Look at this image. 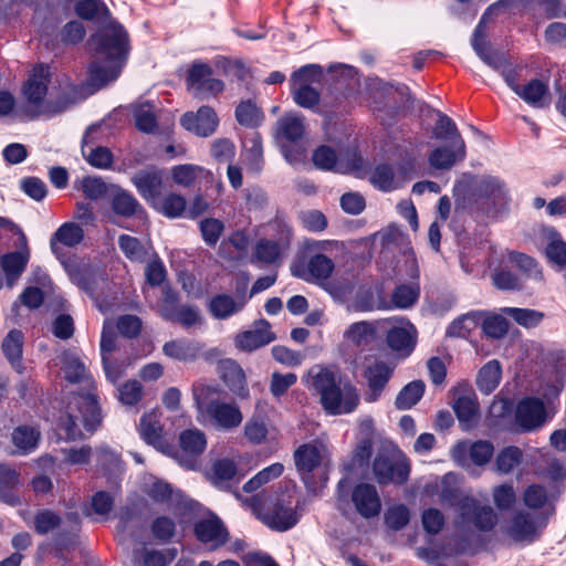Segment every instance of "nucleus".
<instances>
[{
	"label": "nucleus",
	"mask_w": 566,
	"mask_h": 566,
	"mask_svg": "<svg viewBox=\"0 0 566 566\" xmlns=\"http://www.w3.org/2000/svg\"><path fill=\"white\" fill-rule=\"evenodd\" d=\"M62 370L67 381L72 384H83L84 392L73 396L69 403V416L63 422V428L70 439H76L81 434L78 422L83 427L94 432L101 423V409L97 405L94 381L85 368L84 363L74 354L64 353L62 356Z\"/></svg>",
	"instance_id": "obj_1"
},
{
	"label": "nucleus",
	"mask_w": 566,
	"mask_h": 566,
	"mask_svg": "<svg viewBox=\"0 0 566 566\" xmlns=\"http://www.w3.org/2000/svg\"><path fill=\"white\" fill-rule=\"evenodd\" d=\"M96 61L90 69L94 85L102 86L117 78L128 54V34L116 21L111 20L91 36Z\"/></svg>",
	"instance_id": "obj_2"
},
{
	"label": "nucleus",
	"mask_w": 566,
	"mask_h": 566,
	"mask_svg": "<svg viewBox=\"0 0 566 566\" xmlns=\"http://www.w3.org/2000/svg\"><path fill=\"white\" fill-rule=\"evenodd\" d=\"M310 390L319 396L324 411L329 416L348 415L359 405L357 388L332 368L322 365L311 367L304 378Z\"/></svg>",
	"instance_id": "obj_3"
},
{
	"label": "nucleus",
	"mask_w": 566,
	"mask_h": 566,
	"mask_svg": "<svg viewBox=\"0 0 566 566\" xmlns=\"http://www.w3.org/2000/svg\"><path fill=\"white\" fill-rule=\"evenodd\" d=\"M49 82V66L38 65L23 85L20 109L29 118L61 114L77 102V91L73 86H66L56 98H48Z\"/></svg>",
	"instance_id": "obj_4"
},
{
	"label": "nucleus",
	"mask_w": 566,
	"mask_h": 566,
	"mask_svg": "<svg viewBox=\"0 0 566 566\" xmlns=\"http://www.w3.org/2000/svg\"><path fill=\"white\" fill-rule=\"evenodd\" d=\"M496 523L497 515L494 510L471 496H465L459 502L453 521L455 530L463 535L490 532Z\"/></svg>",
	"instance_id": "obj_5"
},
{
	"label": "nucleus",
	"mask_w": 566,
	"mask_h": 566,
	"mask_svg": "<svg viewBox=\"0 0 566 566\" xmlns=\"http://www.w3.org/2000/svg\"><path fill=\"white\" fill-rule=\"evenodd\" d=\"M313 164L321 170L348 174L357 170L363 165V159L355 148L346 153H336L334 148L327 145L317 147L312 156Z\"/></svg>",
	"instance_id": "obj_6"
},
{
	"label": "nucleus",
	"mask_w": 566,
	"mask_h": 566,
	"mask_svg": "<svg viewBox=\"0 0 566 566\" xmlns=\"http://www.w3.org/2000/svg\"><path fill=\"white\" fill-rule=\"evenodd\" d=\"M472 195L476 201H483L489 210H504L511 201L506 182L496 176H482L475 184Z\"/></svg>",
	"instance_id": "obj_7"
},
{
	"label": "nucleus",
	"mask_w": 566,
	"mask_h": 566,
	"mask_svg": "<svg viewBox=\"0 0 566 566\" xmlns=\"http://www.w3.org/2000/svg\"><path fill=\"white\" fill-rule=\"evenodd\" d=\"M373 473L380 485H399L407 482L410 465L405 457L378 453L373 463Z\"/></svg>",
	"instance_id": "obj_8"
},
{
	"label": "nucleus",
	"mask_w": 566,
	"mask_h": 566,
	"mask_svg": "<svg viewBox=\"0 0 566 566\" xmlns=\"http://www.w3.org/2000/svg\"><path fill=\"white\" fill-rule=\"evenodd\" d=\"M412 170L413 164L411 161L398 166L380 164L370 171L369 181L381 191H394L401 188L411 178Z\"/></svg>",
	"instance_id": "obj_9"
},
{
	"label": "nucleus",
	"mask_w": 566,
	"mask_h": 566,
	"mask_svg": "<svg viewBox=\"0 0 566 566\" xmlns=\"http://www.w3.org/2000/svg\"><path fill=\"white\" fill-rule=\"evenodd\" d=\"M180 451L175 458L180 465L186 469L197 470L200 468V455L207 448V439L205 433L197 429H188L179 436Z\"/></svg>",
	"instance_id": "obj_10"
},
{
	"label": "nucleus",
	"mask_w": 566,
	"mask_h": 566,
	"mask_svg": "<svg viewBox=\"0 0 566 566\" xmlns=\"http://www.w3.org/2000/svg\"><path fill=\"white\" fill-rule=\"evenodd\" d=\"M493 15V8H488L482 14L478 25L475 27L471 40V45L476 55L493 70H500L505 62L504 54L492 50L490 43L486 41L488 38V23L491 21Z\"/></svg>",
	"instance_id": "obj_11"
},
{
	"label": "nucleus",
	"mask_w": 566,
	"mask_h": 566,
	"mask_svg": "<svg viewBox=\"0 0 566 566\" xmlns=\"http://www.w3.org/2000/svg\"><path fill=\"white\" fill-rule=\"evenodd\" d=\"M259 515L266 526L277 532L292 528L300 518L290 495L276 500L268 509L260 512Z\"/></svg>",
	"instance_id": "obj_12"
},
{
	"label": "nucleus",
	"mask_w": 566,
	"mask_h": 566,
	"mask_svg": "<svg viewBox=\"0 0 566 566\" xmlns=\"http://www.w3.org/2000/svg\"><path fill=\"white\" fill-rule=\"evenodd\" d=\"M188 90L193 97L205 99L221 93L224 84L212 76V70L207 64H193L187 77Z\"/></svg>",
	"instance_id": "obj_13"
},
{
	"label": "nucleus",
	"mask_w": 566,
	"mask_h": 566,
	"mask_svg": "<svg viewBox=\"0 0 566 566\" xmlns=\"http://www.w3.org/2000/svg\"><path fill=\"white\" fill-rule=\"evenodd\" d=\"M544 523L525 511L516 512L503 526L504 534L517 543H532L538 537L539 530Z\"/></svg>",
	"instance_id": "obj_14"
},
{
	"label": "nucleus",
	"mask_w": 566,
	"mask_h": 566,
	"mask_svg": "<svg viewBox=\"0 0 566 566\" xmlns=\"http://www.w3.org/2000/svg\"><path fill=\"white\" fill-rule=\"evenodd\" d=\"M350 500L356 512L364 518H374L381 512V499L374 484L367 482L356 484Z\"/></svg>",
	"instance_id": "obj_15"
},
{
	"label": "nucleus",
	"mask_w": 566,
	"mask_h": 566,
	"mask_svg": "<svg viewBox=\"0 0 566 566\" xmlns=\"http://www.w3.org/2000/svg\"><path fill=\"white\" fill-rule=\"evenodd\" d=\"M392 325L387 331V344L403 356L409 355L417 342V331L415 326L405 318L388 321Z\"/></svg>",
	"instance_id": "obj_16"
},
{
	"label": "nucleus",
	"mask_w": 566,
	"mask_h": 566,
	"mask_svg": "<svg viewBox=\"0 0 566 566\" xmlns=\"http://www.w3.org/2000/svg\"><path fill=\"white\" fill-rule=\"evenodd\" d=\"M275 338L270 323L266 319H259L252 324L250 329L239 333L234 338V344L240 350L253 352L272 343Z\"/></svg>",
	"instance_id": "obj_17"
},
{
	"label": "nucleus",
	"mask_w": 566,
	"mask_h": 566,
	"mask_svg": "<svg viewBox=\"0 0 566 566\" xmlns=\"http://www.w3.org/2000/svg\"><path fill=\"white\" fill-rule=\"evenodd\" d=\"M218 124L219 118L210 106H201L197 113L187 112L180 118V125L185 129L201 137L212 135Z\"/></svg>",
	"instance_id": "obj_18"
},
{
	"label": "nucleus",
	"mask_w": 566,
	"mask_h": 566,
	"mask_svg": "<svg viewBox=\"0 0 566 566\" xmlns=\"http://www.w3.org/2000/svg\"><path fill=\"white\" fill-rule=\"evenodd\" d=\"M99 127L91 126L83 136L82 155L87 163L98 169H107L113 163L112 151L97 145Z\"/></svg>",
	"instance_id": "obj_19"
},
{
	"label": "nucleus",
	"mask_w": 566,
	"mask_h": 566,
	"mask_svg": "<svg viewBox=\"0 0 566 566\" xmlns=\"http://www.w3.org/2000/svg\"><path fill=\"white\" fill-rule=\"evenodd\" d=\"M328 451L326 446L314 440L300 446L294 451V462L301 474H308L317 469L327 458Z\"/></svg>",
	"instance_id": "obj_20"
},
{
	"label": "nucleus",
	"mask_w": 566,
	"mask_h": 566,
	"mask_svg": "<svg viewBox=\"0 0 566 566\" xmlns=\"http://www.w3.org/2000/svg\"><path fill=\"white\" fill-rule=\"evenodd\" d=\"M138 431L140 437L158 451L163 453H170L172 451V446L164 434L157 411H150L142 417Z\"/></svg>",
	"instance_id": "obj_21"
},
{
	"label": "nucleus",
	"mask_w": 566,
	"mask_h": 566,
	"mask_svg": "<svg viewBox=\"0 0 566 566\" xmlns=\"http://www.w3.org/2000/svg\"><path fill=\"white\" fill-rule=\"evenodd\" d=\"M197 538L210 549H217L228 542L229 533L222 521L211 515L200 520L195 526Z\"/></svg>",
	"instance_id": "obj_22"
},
{
	"label": "nucleus",
	"mask_w": 566,
	"mask_h": 566,
	"mask_svg": "<svg viewBox=\"0 0 566 566\" xmlns=\"http://www.w3.org/2000/svg\"><path fill=\"white\" fill-rule=\"evenodd\" d=\"M467 156L463 138L452 139L449 145L434 148L429 155V164L439 170H448Z\"/></svg>",
	"instance_id": "obj_23"
},
{
	"label": "nucleus",
	"mask_w": 566,
	"mask_h": 566,
	"mask_svg": "<svg viewBox=\"0 0 566 566\" xmlns=\"http://www.w3.org/2000/svg\"><path fill=\"white\" fill-rule=\"evenodd\" d=\"M139 195L151 205L158 199L163 188V172L156 167H147L132 177Z\"/></svg>",
	"instance_id": "obj_24"
},
{
	"label": "nucleus",
	"mask_w": 566,
	"mask_h": 566,
	"mask_svg": "<svg viewBox=\"0 0 566 566\" xmlns=\"http://www.w3.org/2000/svg\"><path fill=\"white\" fill-rule=\"evenodd\" d=\"M207 415L222 429L237 428L242 422L243 416L235 403L221 400H211L206 407Z\"/></svg>",
	"instance_id": "obj_25"
},
{
	"label": "nucleus",
	"mask_w": 566,
	"mask_h": 566,
	"mask_svg": "<svg viewBox=\"0 0 566 566\" xmlns=\"http://www.w3.org/2000/svg\"><path fill=\"white\" fill-rule=\"evenodd\" d=\"M81 524V515L77 512H69L63 518V525L60 533L54 535L52 546L55 556L64 558L63 552L74 546Z\"/></svg>",
	"instance_id": "obj_26"
},
{
	"label": "nucleus",
	"mask_w": 566,
	"mask_h": 566,
	"mask_svg": "<svg viewBox=\"0 0 566 566\" xmlns=\"http://www.w3.org/2000/svg\"><path fill=\"white\" fill-rule=\"evenodd\" d=\"M545 405L538 398H525L517 406V422L527 430L542 426L545 421Z\"/></svg>",
	"instance_id": "obj_27"
},
{
	"label": "nucleus",
	"mask_w": 566,
	"mask_h": 566,
	"mask_svg": "<svg viewBox=\"0 0 566 566\" xmlns=\"http://www.w3.org/2000/svg\"><path fill=\"white\" fill-rule=\"evenodd\" d=\"M203 349V345L195 339L176 338L166 342L163 346V353L175 360L193 361Z\"/></svg>",
	"instance_id": "obj_28"
},
{
	"label": "nucleus",
	"mask_w": 566,
	"mask_h": 566,
	"mask_svg": "<svg viewBox=\"0 0 566 566\" xmlns=\"http://www.w3.org/2000/svg\"><path fill=\"white\" fill-rule=\"evenodd\" d=\"M220 377L229 389L241 398L248 396L245 376L240 365L233 359H223L218 366Z\"/></svg>",
	"instance_id": "obj_29"
},
{
	"label": "nucleus",
	"mask_w": 566,
	"mask_h": 566,
	"mask_svg": "<svg viewBox=\"0 0 566 566\" xmlns=\"http://www.w3.org/2000/svg\"><path fill=\"white\" fill-rule=\"evenodd\" d=\"M65 270L71 281L91 296L95 293L97 283L105 280L101 272L86 264H65Z\"/></svg>",
	"instance_id": "obj_30"
},
{
	"label": "nucleus",
	"mask_w": 566,
	"mask_h": 566,
	"mask_svg": "<svg viewBox=\"0 0 566 566\" xmlns=\"http://www.w3.org/2000/svg\"><path fill=\"white\" fill-rule=\"evenodd\" d=\"M289 249L286 240L261 239L256 242L252 262H262L265 264H275L281 261Z\"/></svg>",
	"instance_id": "obj_31"
},
{
	"label": "nucleus",
	"mask_w": 566,
	"mask_h": 566,
	"mask_svg": "<svg viewBox=\"0 0 566 566\" xmlns=\"http://www.w3.org/2000/svg\"><path fill=\"white\" fill-rule=\"evenodd\" d=\"M334 270L333 261L322 253L312 255L306 268L301 272H294L295 275L310 282H319L327 280Z\"/></svg>",
	"instance_id": "obj_32"
},
{
	"label": "nucleus",
	"mask_w": 566,
	"mask_h": 566,
	"mask_svg": "<svg viewBox=\"0 0 566 566\" xmlns=\"http://www.w3.org/2000/svg\"><path fill=\"white\" fill-rule=\"evenodd\" d=\"M390 375L391 370L385 363L376 361L368 366L365 371V377L369 387V392L366 397L368 401L374 402L378 399L380 392L387 385Z\"/></svg>",
	"instance_id": "obj_33"
},
{
	"label": "nucleus",
	"mask_w": 566,
	"mask_h": 566,
	"mask_svg": "<svg viewBox=\"0 0 566 566\" xmlns=\"http://www.w3.org/2000/svg\"><path fill=\"white\" fill-rule=\"evenodd\" d=\"M29 259L30 252L27 247L20 251L9 252L1 258V266L6 274L8 286H13L25 270Z\"/></svg>",
	"instance_id": "obj_34"
},
{
	"label": "nucleus",
	"mask_w": 566,
	"mask_h": 566,
	"mask_svg": "<svg viewBox=\"0 0 566 566\" xmlns=\"http://www.w3.org/2000/svg\"><path fill=\"white\" fill-rule=\"evenodd\" d=\"M40 430L34 426L21 424L13 429L11 441L18 454H29L33 452L40 441Z\"/></svg>",
	"instance_id": "obj_35"
},
{
	"label": "nucleus",
	"mask_w": 566,
	"mask_h": 566,
	"mask_svg": "<svg viewBox=\"0 0 566 566\" xmlns=\"http://www.w3.org/2000/svg\"><path fill=\"white\" fill-rule=\"evenodd\" d=\"M247 297L241 296L234 300L228 294H219L213 296L209 302V311L211 315L218 319H226L231 315L240 312L247 304Z\"/></svg>",
	"instance_id": "obj_36"
},
{
	"label": "nucleus",
	"mask_w": 566,
	"mask_h": 566,
	"mask_svg": "<svg viewBox=\"0 0 566 566\" xmlns=\"http://www.w3.org/2000/svg\"><path fill=\"white\" fill-rule=\"evenodd\" d=\"M305 132L304 117L289 113L277 120V137L287 142H297Z\"/></svg>",
	"instance_id": "obj_37"
},
{
	"label": "nucleus",
	"mask_w": 566,
	"mask_h": 566,
	"mask_svg": "<svg viewBox=\"0 0 566 566\" xmlns=\"http://www.w3.org/2000/svg\"><path fill=\"white\" fill-rule=\"evenodd\" d=\"M18 483V471L11 465L0 463V500L10 505H17L19 497L13 489Z\"/></svg>",
	"instance_id": "obj_38"
},
{
	"label": "nucleus",
	"mask_w": 566,
	"mask_h": 566,
	"mask_svg": "<svg viewBox=\"0 0 566 566\" xmlns=\"http://www.w3.org/2000/svg\"><path fill=\"white\" fill-rule=\"evenodd\" d=\"M24 336L19 329H11L2 342V352L13 368L20 370Z\"/></svg>",
	"instance_id": "obj_39"
},
{
	"label": "nucleus",
	"mask_w": 566,
	"mask_h": 566,
	"mask_svg": "<svg viewBox=\"0 0 566 566\" xmlns=\"http://www.w3.org/2000/svg\"><path fill=\"white\" fill-rule=\"evenodd\" d=\"M164 319L177 322L184 328H191L203 323L199 308L190 305H180L174 312L165 310Z\"/></svg>",
	"instance_id": "obj_40"
},
{
	"label": "nucleus",
	"mask_w": 566,
	"mask_h": 566,
	"mask_svg": "<svg viewBox=\"0 0 566 566\" xmlns=\"http://www.w3.org/2000/svg\"><path fill=\"white\" fill-rule=\"evenodd\" d=\"M238 468L233 460L220 459L213 465L209 479L216 486L226 489L237 476Z\"/></svg>",
	"instance_id": "obj_41"
},
{
	"label": "nucleus",
	"mask_w": 566,
	"mask_h": 566,
	"mask_svg": "<svg viewBox=\"0 0 566 566\" xmlns=\"http://www.w3.org/2000/svg\"><path fill=\"white\" fill-rule=\"evenodd\" d=\"M548 243L545 254L548 261L559 270L566 268V242L554 229L547 230Z\"/></svg>",
	"instance_id": "obj_42"
},
{
	"label": "nucleus",
	"mask_w": 566,
	"mask_h": 566,
	"mask_svg": "<svg viewBox=\"0 0 566 566\" xmlns=\"http://www.w3.org/2000/svg\"><path fill=\"white\" fill-rule=\"evenodd\" d=\"M63 525V517L49 509H43L34 514L33 528L40 535H45L52 532H61Z\"/></svg>",
	"instance_id": "obj_43"
},
{
	"label": "nucleus",
	"mask_w": 566,
	"mask_h": 566,
	"mask_svg": "<svg viewBox=\"0 0 566 566\" xmlns=\"http://www.w3.org/2000/svg\"><path fill=\"white\" fill-rule=\"evenodd\" d=\"M344 338L356 346L369 345L376 339V327L365 321L354 323L345 331Z\"/></svg>",
	"instance_id": "obj_44"
},
{
	"label": "nucleus",
	"mask_w": 566,
	"mask_h": 566,
	"mask_svg": "<svg viewBox=\"0 0 566 566\" xmlns=\"http://www.w3.org/2000/svg\"><path fill=\"white\" fill-rule=\"evenodd\" d=\"M153 206L168 218H180L187 210V202L184 196L178 193H168L165 197H158Z\"/></svg>",
	"instance_id": "obj_45"
},
{
	"label": "nucleus",
	"mask_w": 566,
	"mask_h": 566,
	"mask_svg": "<svg viewBox=\"0 0 566 566\" xmlns=\"http://www.w3.org/2000/svg\"><path fill=\"white\" fill-rule=\"evenodd\" d=\"M478 402L473 394H464L457 398L453 403V410L458 417L459 422L464 429L471 427L478 413Z\"/></svg>",
	"instance_id": "obj_46"
},
{
	"label": "nucleus",
	"mask_w": 566,
	"mask_h": 566,
	"mask_svg": "<svg viewBox=\"0 0 566 566\" xmlns=\"http://www.w3.org/2000/svg\"><path fill=\"white\" fill-rule=\"evenodd\" d=\"M83 229L78 224L74 222H66L55 231L51 239V249L54 253L57 252L56 242L66 247H74L83 240Z\"/></svg>",
	"instance_id": "obj_47"
},
{
	"label": "nucleus",
	"mask_w": 566,
	"mask_h": 566,
	"mask_svg": "<svg viewBox=\"0 0 566 566\" xmlns=\"http://www.w3.org/2000/svg\"><path fill=\"white\" fill-rule=\"evenodd\" d=\"M501 380V365L497 360L486 363L479 371L476 385L480 391L489 395L496 389Z\"/></svg>",
	"instance_id": "obj_48"
},
{
	"label": "nucleus",
	"mask_w": 566,
	"mask_h": 566,
	"mask_svg": "<svg viewBox=\"0 0 566 566\" xmlns=\"http://www.w3.org/2000/svg\"><path fill=\"white\" fill-rule=\"evenodd\" d=\"M522 99L532 106H543L548 97L547 85L539 80H532L525 86H521L517 94Z\"/></svg>",
	"instance_id": "obj_49"
},
{
	"label": "nucleus",
	"mask_w": 566,
	"mask_h": 566,
	"mask_svg": "<svg viewBox=\"0 0 566 566\" xmlns=\"http://www.w3.org/2000/svg\"><path fill=\"white\" fill-rule=\"evenodd\" d=\"M424 392V384L421 380H413L406 385L398 394L395 406L399 410H406L413 407Z\"/></svg>",
	"instance_id": "obj_50"
},
{
	"label": "nucleus",
	"mask_w": 566,
	"mask_h": 566,
	"mask_svg": "<svg viewBox=\"0 0 566 566\" xmlns=\"http://www.w3.org/2000/svg\"><path fill=\"white\" fill-rule=\"evenodd\" d=\"M208 172L200 166L185 164L171 168V178L181 187H191L199 178Z\"/></svg>",
	"instance_id": "obj_51"
},
{
	"label": "nucleus",
	"mask_w": 566,
	"mask_h": 566,
	"mask_svg": "<svg viewBox=\"0 0 566 566\" xmlns=\"http://www.w3.org/2000/svg\"><path fill=\"white\" fill-rule=\"evenodd\" d=\"M136 127L144 133H153L157 129V117L155 106L148 102L134 106Z\"/></svg>",
	"instance_id": "obj_52"
},
{
	"label": "nucleus",
	"mask_w": 566,
	"mask_h": 566,
	"mask_svg": "<svg viewBox=\"0 0 566 566\" xmlns=\"http://www.w3.org/2000/svg\"><path fill=\"white\" fill-rule=\"evenodd\" d=\"M112 209L116 214L129 218L143 210L136 198L124 190L116 192L112 199Z\"/></svg>",
	"instance_id": "obj_53"
},
{
	"label": "nucleus",
	"mask_w": 566,
	"mask_h": 566,
	"mask_svg": "<svg viewBox=\"0 0 566 566\" xmlns=\"http://www.w3.org/2000/svg\"><path fill=\"white\" fill-rule=\"evenodd\" d=\"M118 245L125 256L133 262H143L147 256V248L135 237L119 235Z\"/></svg>",
	"instance_id": "obj_54"
},
{
	"label": "nucleus",
	"mask_w": 566,
	"mask_h": 566,
	"mask_svg": "<svg viewBox=\"0 0 566 566\" xmlns=\"http://www.w3.org/2000/svg\"><path fill=\"white\" fill-rule=\"evenodd\" d=\"M523 459V453L517 447H507L496 457L495 467L502 474L512 472Z\"/></svg>",
	"instance_id": "obj_55"
},
{
	"label": "nucleus",
	"mask_w": 566,
	"mask_h": 566,
	"mask_svg": "<svg viewBox=\"0 0 566 566\" xmlns=\"http://www.w3.org/2000/svg\"><path fill=\"white\" fill-rule=\"evenodd\" d=\"M284 467L281 463H273L268 468L260 471L252 479H250L244 485L243 490L248 493L254 492L260 489L263 484L271 480L279 478L283 473Z\"/></svg>",
	"instance_id": "obj_56"
},
{
	"label": "nucleus",
	"mask_w": 566,
	"mask_h": 566,
	"mask_svg": "<svg viewBox=\"0 0 566 566\" xmlns=\"http://www.w3.org/2000/svg\"><path fill=\"white\" fill-rule=\"evenodd\" d=\"M503 312L511 316L517 324L527 328L535 327L544 317L542 312L530 308L505 307Z\"/></svg>",
	"instance_id": "obj_57"
},
{
	"label": "nucleus",
	"mask_w": 566,
	"mask_h": 566,
	"mask_svg": "<svg viewBox=\"0 0 566 566\" xmlns=\"http://www.w3.org/2000/svg\"><path fill=\"white\" fill-rule=\"evenodd\" d=\"M291 93L294 102L303 108H313L319 102V93L313 86L306 84H291Z\"/></svg>",
	"instance_id": "obj_58"
},
{
	"label": "nucleus",
	"mask_w": 566,
	"mask_h": 566,
	"mask_svg": "<svg viewBox=\"0 0 566 566\" xmlns=\"http://www.w3.org/2000/svg\"><path fill=\"white\" fill-rule=\"evenodd\" d=\"M509 260L514 263L521 271H523L528 277L536 281L543 280L542 270L533 258L512 251L509 253Z\"/></svg>",
	"instance_id": "obj_59"
},
{
	"label": "nucleus",
	"mask_w": 566,
	"mask_h": 566,
	"mask_svg": "<svg viewBox=\"0 0 566 566\" xmlns=\"http://www.w3.org/2000/svg\"><path fill=\"white\" fill-rule=\"evenodd\" d=\"M438 120L433 128V137L439 140H452L462 138L455 123L446 114L438 113Z\"/></svg>",
	"instance_id": "obj_60"
},
{
	"label": "nucleus",
	"mask_w": 566,
	"mask_h": 566,
	"mask_svg": "<svg viewBox=\"0 0 566 566\" xmlns=\"http://www.w3.org/2000/svg\"><path fill=\"white\" fill-rule=\"evenodd\" d=\"M410 521V512L403 504H396L385 513V524L392 531L402 530Z\"/></svg>",
	"instance_id": "obj_61"
},
{
	"label": "nucleus",
	"mask_w": 566,
	"mask_h": 566,
	"mask_svg": "<svg viewBox=\"0 0 566 566\" xmlns=\"http://www.w3.org/2000/svg\"><path fill=\"white\" fill-rule=\"evenodd\" d=\"M419 297V289L415 285L402 284L395 289L391 302L397 308L411 307Z\"/></svg>",
	"instance_id": "obj_62"
},
{
	"label": "nucleus",
	"mask_w": 566,
	"mask_h": 566,
	"mask_svg": "<svg viewBox=\"0 0 566 566\" xmlns=\"http://www.w3.org/2000/svg\"><path fill=\"white\" fill-rule=\"evenodd\" d=\"M323 76V69L317 64H307L302 66L292 74L291 84L302 85L306 84L312 86L314 83H319Z\"/></svg>",
	"instance_id": "obj_63"
},
{
	"label": "nucleus",
	"mask_w": 566,
	"mask_h": 566,
	"mask_svg": "<svg viewBox=\"0 0 566 566\" xmlns=\"http://www.w3.org/2000/svg\"><path fill=\"white\" fill-rule=\"evenodd\" d=\"M235 117L241 125L254 127L261 122L262 114L253 103L248 101L242 102L237 106Z\"/></svg>",
	"instance_id": "obj_64"
}]
</instances>
